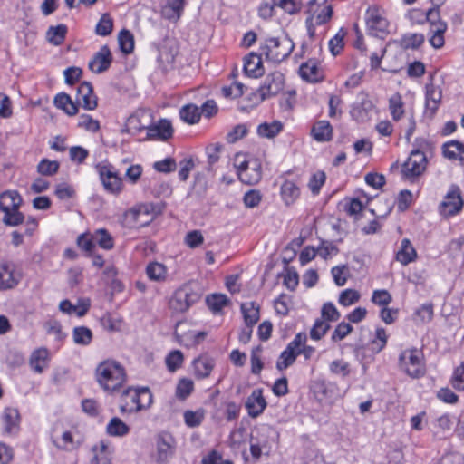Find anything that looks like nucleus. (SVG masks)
Masks as SVG:
<instances>
[{"instance_id": "49", "label": "nucleus", "mask_w": 464, "mask_h": 464, "mask_svg": "<svg viewBox=\"0 0 464 464\" xmlns=\"http://www.w3.org/2000/svg\"><path fill=\"white\" fill-rule=\"evenodd\" d=\"M194 383L190 379H180L176 387V397L180 400H186L193 392Z\"/></svg>"}, {"instance_id": "21", "label": "nucleus", "mask_w": 464, "mask_h": 464, "mask_svg": "<svg viewBox=\"0 0 464 464\" xmlns=\"http://www.w3.org/2000/svg\"><path fill=\"white\" fill-rule=\"evenodd\" d=\"M442 155L449 160L464 164V144L459 140H450L442 145Z\"/></svg>"}, {"instance_id": "42", "label": "nucleus", "mask_w": 464, "mask_h": 464, "mask_svg": "<svg viewBox=\"0 0 464 464\" xmlns=\"http://www.w3.org/2000/svg\"><path fill=\"white\" fill-rule=\"evenodd\" d=\"M282 128L283 124L278 121L270 123L264 122L258 126L257 132L262 137L274 138L281 131Z\"/></svg>"}, {"instance_id": "23", "label": "nucleus", "mask_w": 464, "mask_h": 464, "mask_svg": "<svg viewBox=\"0 0 464 464\" xmlns=\"http://www.w3.org/2000/svg\"><path fill=\"white\" fill-rule=\"evenodd\" d=\"M244 70L247 75L257 78L264 73L261 55L251 53L245 59Z\"/></svg>"}, {"instance_id": "50", "label": "nucleus", "mask_w": 464, "mask_h": 464, "mask_svg": "<svg viewBox=\"0 0 464 464\" xmlns=\"http://www.w3.org/2000/svg\"><path fill=\"white\" fill-rule=\"evenodd\" d=\"M113 21L109 14H103L96 24L95 33L98 35L106 36L112 32Z\"/></svg>"}, {"instance_id": "48", "label": "nucleus", "mask_w": 464, "mask_h": 464, "mask_svg": "<svg viewBox=\"0 0 464 464\" xmlns=\"http://www.w3.org/2000/svg\"><path fill=\"white\" fill-rule=\"evenodd\" d=\"M60 310L69 314H76L79 317L83 316L87 313V304L81 303L73 305L70 301L64 300L60 304Z\"/></svg>"}, {"instance_id": "19", "label": "nucleus", "mask_w": 464, "mask_h": 464, "mask_svg": "<svg viewBox=\"0 0 464 464\" xmlns=\"http://www.w3.org/2000/svg\"><path fill=\"white\" fill-rule=\"evenodd\" d=\"M173 134V127L169 120L161 119L147 128V135L150 139L166 140Z\"/></svg>"}, {"instance_id": "37", "label": "nucleus", "mask_w": 464, "mask_h": 464, "mask_svg": "<svg viewBox=\"0 0 464 464\" xmlns=\"http://www.w3.org/2000/svg\"><path fill=\"white\" fill-rule=\"evenodd\" d=\"M106 431L111 436L122 437L129 433L130 428L120 418L113 417L107 424Z\"/></svg>"}, {"instance_id": "62", "label": "nucleus", "mask_w": 464, "mask_h": 464, "mask_svg": "<svg viewBox=\"0 0 464 464\" xmlns=\"http://www.w3.org/2000/svg\"><path fill=\"white\" fill-rule=\"evenodd\" d=\"M276 6H277L276 0H262L258 8L259 15L264 19L270 18L274 14Z\"/></svg>"}, {"instance_id": "58", "label": "nucleus", "mask_w": 464, "mask_h": 464, "mask_svg": "<svg viewBox=\"0 0 464 464\" xmlns=\"http://www.w3.org/2000/svg\"><path fill=\"white\" fill-rule=\"evenodd\" d=\"M138 391H139L140 404H138V406H136L135 408L140 409V411L143 409L149 408L152 403V394H151L150 389L148 387H144V386H142V387L138 386Z\"/></svg>"}, {"instance_id": "39", "label": "nucleus", "mask_w": 464, "mask_h": 464, "mask_svg": "<svg viewBox=\"0 0 464 464\" xmlns=\"http://www.w3.org/2000/svg\"><path fill=\"white\" fill-rule=\"evenodd\" d=\"M54 104L57 108L64 111L69 115H75L78 111L77 106L66 93L56 95Z\"/></svg>"}, {"instance_id": "15", "label": "nucleus", "mask_w": 464, "mask_h": 464, "mask_svg": "<svg viewBox=\"0 0 464 464\" xmlns=\"http://www.w3.org/2000/svg\"><path fill=\"white\" fill-rule=\"evenodd\" d=\"M21 274L14 265L0 264V290H8L15 287L21 280Z\"/></svg>"}, {"instance_id": "60", "label": "nucleus", "mask_w": 464, "mask_h": 464, "mask_svg": "<svg viewBox=\"0 0 464 464\" xmlns=\"http://www.w3.org/2000/svg\"><path fill=\"white\" fill-rule=\"evenodd\" d=\"M262 194L257 189H250L244 196V203L247 208H255L259 205Z\"/></svg>"}, {"instance_id": "44", "label": "nucleus", "mask_w": 464, "mask_h": 464, "mask_svg": "<svg viewBox=\"0 0 464 464\" xmlns=\"http://www.w3.org/2000/svg\"><path fill=\"white\" fill-rule=\"evenodd\" d=\"M118 43L122 53L128 54L134 49V38L128 30H121L118 35Z\"/></svg>"}, {"instance_id": "46", "label": "nucleus", "mask_w": 464, "mask_h": 464, "mask_svg": "<svg viewBox=\"0 0 464 464\" xmlns=\"http://www.w3.org/2000/svg\"><path fill=\"white\" fill-rule=\"evenodd\" d=\"M446 29V24H437L433 30H430V33L431 34L430 43L434 48H440L444 45V33Z\"/></svg>"}, {"instance_id": "52", "label": "nucleus", "mask_w": 464, "mask_h": 464, "mask_svg": "<svg viewBox=\"0 0 464 464\" xmlns=\"http://www.w3.org/2000/svg\"><path fill=\"white\" fill-rule=\"evenodd\" d=\"M59 166V162L56 160L44 159L38 164L37 170L42 175L53 176L58 171Z\"/></svg>"}, {"instance_id": "10", "label": "nucleus", "mask_w": 464, "mask_h": 464, "mask_svg": "<svg viewBox=\"0 0 464 464\" xmlns=\"http://www.w3.org/2000/svg\"><path fill=\"white\" fill-rule=\"evenodd\" d=\"M96 169L104 188L112 194H119L123 188L122 179L113 170L111 165H97Z\"/></svg>"}, {"instance_id": "53", "label": "nucleus", "mask_w": 464, "mask_h": 464, "mask_svg": "<svg viewBox=\"0 0 464 464\" xmlns=\"http://www.w3.org/2000/svg\"><path fill=\"white\" fill-rule=\"evenodd\" d=\"M330 329V324L328 322L323 319H317L310 331V337L313 340L318 341L320 340Z\"/></svg>"}, {"instance_id": "27", "label": "nucleus", "mask_w": 464, "mask_h": 464, "mask_svg": "<svg viewBox=\"0 0 464 464\" xmlns=\"http://www.w3.org/2000/svg\"><path fill=\"white\" fill-rule=\"evenodd\" d=\"M441 100V91L439 87L434 86L433 83L427 84L426 86V110L433 115L438 109Z\"/></svg>"}, {"instance_id": "5", "label": "nucleus", "mask_w": 464, "mask_h": 464, "mask_svg": "<svg viewBox=\"0 0 464 464\" xmlns=\"http://www.w3.org/2000/svg\"><path fill=\"white\" fill-rule=\"evenodd\" d=\"M401 371L410 377H420L426 373L423 354L418 349H406L399 357Z\"/></svg>"}, {"instance_id": "34", "label": "nucleus", "mask_w": 464, "mask_h": 464, "mask_svg": "<svg viewBox=\"0 0 464 464\" xmlns=\"http://www.w3.org/2000/svg\"><path fill=\"white\" fill-rule=\"evenodd\" d=\"M389 110L393 121H398L403 117L404 102L400 93L396 92L389 99Z\"/></svg>"}, {"instance_id": "40", "label": "nucleus", "mask_w": 464, "mask_h": 464, "mask_svg": "<svg viewBox=\"0 0 464 464\" xmlns=\"http://www.w3.org/2000/svg\"><path fill=\"white\" fill-rule=\"evenodd\" d=\"M241 310L244 314L245 322L247 325H254L259 320V307L253 302L243 304L241 305Z\"/></svg>"}, {"instance_id": "47", "label": "nucleus", "mask_w": 464, "mask_h": 464, "mask_svg": "<svg viewBox=\"0 0 464 464\" xmlns=\"http://www.w3.org/2000/svg\"><path fill=\"white\" fill-rule=\"evenodd\" d=\"M146 273L150 279L160 281L166 277L167 270L164 265L153 262L148 265Z\"/></svg>"}, {"instance_id": "61", "label": "nucleus", "mask_w": 464, "mask_h": 464, "mask_svg": "<svg viewBox=\"0 0 464 464\" xmlns=\"http://www.w3.org/2000/svg\"><path fill=\"white\" fill-rule=\"evenodd\" d=\"M349 271L347 266H335L332 269V275L335 284L339 286L344 285L347 281Z\"/></svg>"}, {"instance_id": "30", "label": "nucleus", "mask_w": 464, "mask_h": 464, "mask_svg": "<svg viewBox=\"0 0 464 464\" xmlns=\"http://www.w3.org/2000/svg\"><path fill=\"white\" fill-rule=\"evenodd\" d=\"M193 367L198 377H208L214 368V361L206 355H202L194 360Z\"/></svg>"}, {"instance_id": "11", "label": "nucleus", "mask_w": 464, "mask_h": 464, "mask_svg": "<svg viewBox=\"0 0 464 464\" xmlns=\"http://www.w3.org/2000/svg\"><path fill=\"white\" fill-rule=\"evenodd\" d=\"M463 204L459 188L451 186L440 205V213L446 218L454 216L462 209Z\"/></svg>"}, {"instance_id": "36", "label": "nucleus", "mask_w": 464, "mask_h": 464, "mask_svg": "<svg viewBox=\"0 0 464 464\" xmlns=\"http://www.w3.org/2000/svg\"><path fill=\"white\" fill-rule=\"evenodd\" d=\"M179 116L186 123L195 124L200 120L201 112L195 104H187L179 110Z\"/></svg>"}, {"instance_id": "12", "label": "nucleus", "mask_w": 464, "mask_h": 464, "mask_svg": "<svg viewBox=\"0 0 464 464\" xmlns=\"http://www.w3.org/2000/svg\"><path fill=\"white\" fill-rule=\"evenodd\" d=\"M284 86V74L276 71L267 74L257 92L262 100H265L280 93L283 91Z\"/></svg>"}, {"instance_id": "4", "label": "nucleus", "mask_w": 464, "mask_h": 464, "mask_svg": "<svg viewBox=\"0 0 464 464\" xmlns=\"http://www.w3.org/2000/svg\"><path fill=\"white\" fill-rule=\"evenodd\" d=\"M159 212L152 203L139 204L124 213L123 220L130 227H141L152 222Z\"/></svg>"}, {"instance_id": "17", "label": "nucleus", "mask_w": 464, "mask_h": 464, "mask_svg": "<svg viewBox=\"0 0 464 464\" xmlns=\"http://www.w3.org/2000/svg\"><path fill=\"white\" fill-rule=\"evenodd\" d=\"M112 62L111 53L107 45L102 46L89 63V69L95 73H101L109 69Z\"/></svg>"}, {"instance_id": "7", "label": "nucleus", "mask_w": 464, "mask_h": 464, "mask_svg": "<svg viewBox=\"0 0 464 464\" xmlns=\"http://www.w3.org/2000/svg\"><path fill=\"white\" fill-rule=\"evenodd\" d=\"M368 33L379 38H384L389 34V22L384 12L376 5L370 6L365 17Z\"/></svg>"}, {"instance_id": "63", "label": "nucleus", "mask_w": 464, "mask_h": 464, "mask_svg": "<svg viewBox=\"0 0 464 464\" xmlns=\"http://www.w3.org/2000/svg\"><path fill=\"white\" fill-rule=\"evenodd\" d=\"M204 242V237L199 230L188 232L185 237V243L191 248L199 246Z\"/></svg>"}, {"instance_id": "43", "label": "nucleus", "mask_w": 464, "mask_h": 464, "mask_svg": "<svg viewBox=\"0 0 464 464\" xmlns=\"http://www.w3.org/2000/svg\"><path fill=\"white\" fill-rule=\"evenodd\" d=\"M184 422L189 428L198 427L205 418V411L203 409L197 411H186L183 414Z\"/></svg>"}, {"instance_id": "29", "label": "nucleus", "mask_w": 464, "mask_h": 464, "mask_svg": "<svg viewBox=\"0 0 464 464\" xmlns=\"http://www.w3.org/2000/svg\"><path fill=\"white\" fill-rule=\"evenodd\" d=\"M417 257L415 248L411 244V241L404 238L401 241V249L397 252L396 259L403 266L414 261Z\"/></svg>"}, {"instance_id": "3", "label": "nucleus", "mask_w": 464, "mask_h": 464, "mask_svg": "<svg viewBox=\"0 0 464 464\" xmlns=\"http://www.w3.org/2000/svg\"><path fill=\"white\" fill-rule=\"evenodd\" d=\"M293 41L286 35L271 37L266 40L262 46V53L274 62L280 63L292 53L294 49Z\"/></svg>"}, {"instance_id": "59", "label": "nucleus", "mask_w": 464, "mask_h": 464, "mask_svg": "<svg viewBox=\"0 0 464 464\" xmlns=\"http://www.w3.org/2000/svg\"><path fill=\"white\" fill-rule=\"evenodd\" d=\"M183 362V354L180 351L171 352L166 358V364L169 371L174 372L181 366Z\"/></svg>"}, {"instance_id": "9", "label": "nucleus", "mask_w": 464, "mask_h": 464, "mask_svg": "<svg viewBox=\"0 0 464 464\" xmlns=\"http://www.w3.org/2000/svg\"><path fill=\"white\" fill-rule=\"evenodd\" d=\"M427 158L420 150H412L401 168L404 178L412 179L420 176L426 169Z\"/></svg>"}, {"instance_id": "22", "label": "nucleus", "mask_w": 464, "mask_h": 464, "mask_svg": "<svg viewBox=\"0 0 464 464\" xmlns=\"http://www.w3.org/2000/svg\"><path fill=\"white\" fill-rule=\"evenodd\" d=\"M122 397L125 401L122 405H121V412L131 413L140 411V409L135 408L138 406V404H140L138 387H129L123 392Z\"/></svg>"}, {"instance_id": "13", "label": "nucleus", "mask_w": 464, "mask_h": 464, "mask_svg": "<svg viewBox=\"0 0 464 464\" xmlns=\"http://www.w3.org/2000/svg\"><path fill=\"white\" fill-rule=\"evenodd\" d=\"M312 390L319 401L332 402L341 396V392L331 382L318 379L312 384Z\"/></svg>"}, {"instance_id": "33", "label": "nucleus", "mask_w": 464, "mask_h": 464, "mask_svg": "<svg viewBox=\"0 0 464 464\" xmlns=\"http://www.w3.org/2000/svg\"><path fill=\"white\" fill-rule=\"evenodd\" d=\"M373 110V103L369 99L362 100L352 109V116L358 121H365L369 119L370 112Z\"/></svg>"}, {"instance_id": "20", "label": "nucleus", "mask_w": 464, "mask_h": 464, "mask_svg": "<svg viewBox=\"0 0 464 464\" xmlns=\"http://www.w3.org/2000/svg\"><path fill=\"white\" fill-rule=\"evenodd\" d=\"M99 377H126L124 366L115 360H106L96 369Z\"/></svg>"}, {"instance_id": "41", "label": "nucleus", "mask_w": 464, "mask_h": 464, "mask_svg": "<svg viewBox=\"0 0 464 464\" xmlns=\"http://www.w3.org/2000/svg\"><path fill=\"white\" fill-rule=\"evenodd\" d=\"M206 303L212 312L218 313L228 304L229 300L223 294H213L207 296Z\"/></svg>"}, {"instance_id": "38", "label": "nucleus", "mask_w": 464, "mask_h": 464, "mask_svg": "<svg viewBox=\"0 0 464 464\" xmlns=\"http://www.w3.org/2000/svg\"><path fill=\"white\" fill-rule=\"evenodd\" d=\"M67 33V27L64 24L51 26L46 33L47 41L53 45H61Z\"/></svg>"}, {"instance_id": "16", "label": "nucleus", "mask_w": 464, "mask_h": 464, "mask_svg": "<svg viewBox=\"0 0 464 464\" xmlns=\"http://www.w3.org/2000/svg\"><path fill=\"white\" fill-rule=\"evenodd\" d=\"M266 406L267 403L261 389L254 390L245 403L247 413L251 418H256L261 415Z\"/></svg>"}, {"instance_id": "2", "label": "nucleus", "mask_w": 464, "mask_h": 464, "mask_svg": "<svg viewBox=\"0 0 464 464\" xmlns=\"http://www.w3.org/2000/svg\"><path fill=\"white\" fill-rule=\"evenodd\" d=\"M306 26L309 36L315 34V26L327 23L333 15V8L327 4V0H308Z\"/></svg>"}, {"instance_id": "55", "label": "nucleus", "mask_w": 464, "mask_h": 464, "mask_svg": "<svg viewBox=\"0 0 464 464\" xmlns=\"http://www.w3.org/2000/svg\"><path fill=\"white\" fill-rule=\"evenodd\" d=\"M360 294L354 289H346L339 296V303L343 306H349L355 304L360 299Z\"/></svg>"}, {"instance_id": "8", "label": "nucleus", "mask_w": 464, "mask_h": 464, "mask_svg": "<svg viewBox=\"0 0 464 464\" xmlns=\"http://www.w3.org/2000/svg\"><path fill=\"white\" fill-rule=\"evenodd\" d=\"M176 448L175 439L170 433L162 432L156 438L155 461L158 464H167L173 457Z\"/></svg>"}, {"instance_id": "28", "label": "nucleus", "mask_w": 464, "mask_h": 464, "mask_svg": "<svg viewBox=\"0 0 464 464\" xmlns=\"http://www.w3.org/2000/svg\"><path fill=\"white\" fill-rule=\"evenodd\" d=\"M283 201L286 206L293 205L300 196V189L292 180H285L280 189Z\"/></svg>"}, {"instance_id": "54", "label": "nucleus", "mask_w": 464, "mask_h": 464, "mask_svg": "<svg viewBox=\"0 0 464 464\" xmlns=\"http://www.w3.org/2000/svg\"><path fill=\"white\" fill-rule=\"evenodd\" d=\"M424 40L425 38L423 34H411L405 35L401 40V44L404 48L416 49L424 43Z\"/></svg>"}, {"instance_id": "6", "label": "nucleus", "mask_w": 464, "mask_h": 464, "mask_svg": "<svg viewBox=\"0 0 464 464\" xmlns=\"http://www.w3.org/2000/svg\"><path fill=\"white\" fill-rule=\"evenodd\" d=\"M200 299V294L189 285H184L175 291L171 296L169 306L177 314L184 313Z\"/></svg>"}, {"instance_id": "26", "label": "nucleus", "mask_w": 464, "mask_h": 464, "mask_svg": "<svg viewBox=\"0 0 464 464\" xmlns=\"http://www.w3.org/2000/svg\"><path fill=\"white\" fill-rule=\"evenodd\" d=\"M239 179L248 185L256 184L262 178L261 165L257 160L251 162V165L241 173H238Z\"/></svg>"}, {"instance_id": "57", "label": "nucleus", "mask_w": 464, "mask_h": 464, "mask_svg": "<svg viewBox=\"0 0 464 464\" xmlns=\"http://www.w3.org/2000/svg\"><path fill=\"white\" fill-rule=\"evenodd\" d=\"M340 318V313L332 303H326L321 309V319L328 321H337Z\"/></svg>"}, {"instance_id": "35", "label": "nucleus", "mask_w": 464, "mask_h": 464, "mask_svg": "<svg viewBox=\"0 0 464 464\" xmlns=\"http://www.w3.org/2000/svg\"><path fill=\"white\" fill-rule=\"evenodd\" d=\"M185 0H168L162 9L163 15L169 20H178L184 7Z\"/></svg>"}, {"instance_id": "56", "label": "nucleus", "mask_w": 464, "mask_h": 464, "mask_svg": "<svg viewBox=\"0 0 464 464\" xmlns=\"http://www.w3.org/2000/svg\"><path fill=\"white\" fill-rule=\"evenodd\" d=\"M325 173L324 171H317L311 177L308 187L313 194H318L321 187L325 182Z\"/></svg>"}, {"instance_id": "1", "label": "nucleus", "mask_w": 464, "mask_h": 464, "mask_svg": "<svg viewBox=\"0 0 464 464\" xmlns=\"http://www.w3.org/2000/svg\"><path fill=\"white\" fill-rule=\"evenodd\" d=\"M23 199L14 190H7L0 194V211L4 213L3 223L15 227L24 222V216L19 211Z\"/></svg>"}, {"instance_id": "14", "label": "nucleus", "mask_w": 464, "mask_h": 464, "mask_svg": "<svg viewBox=\"0 0 464 464\" xmlns=\"http://www.w3.org/2000/svg\"><path fill=\"white\" fill-rule=\"evenodd\" d=\"M3 435L15 436L20 430L21 416L16 408L6 407L1 414Z\"/></svg>"}, {"instance_id": "31", "label": "nucleus", "mask_w": 464, "mask_h": 464, "mask_svg": "<svg viewBox=\"0 0 464 464\" xmlns=\"http://www.w3.org/2000/svg\"><path fill=\"white\" fill-rule=\"evenodd\" d=\"M300 75L303 79L316 82L322 79V73L315 62L309 61L301 65L299 69Z\"/></svg>"}, {"instance_id": "24", "label": "nucleus", "mask_w": 464, "mask_h": 464, "mask_svg": "<svg viewBox=\"0 0 464 464\" xmlns=\"http://www.w3.org/2000/svg\"><path fill=\"white\" fill-rule=\"evenodd\" d=\"M49 353L44 348H40L33 352L30 357V366L37 374H41L44 368L48 366Z\"/></svg>"}, {"instance_id": "51", "label": "nucleus", "mask_w": 464, "mask_h": 464, "mask_svg": "<svg viewBox=\"0 0 464 464\" xmlns=\"http://www.w3.org/2000/svg\"><path fill=\"white\" fill-rule=\"evenodd\" d=\"M297 354H299V353L287 346L286 349L281 353L277 361V368L279 370L287 368L295 361Z\"/></svg>"}, {"instance_id": "18", "label": "nucleus", "mask_w": 464, "mask_h": 464, "mask_svg": "<svg viewBox=\"0 0 464 464\" xmlns=\"http://www.w3.org/2000/svg\"><path fill=\"white\" fill-rule=\"evenodd\" d=\"M100 246L105 250H111L114 246V239L105 228H99L89 237V256L92 255L94 246Z\"/></svg>"}, {"instance_id": "32", "label": "nucleus", "mask_w": 464, "mask_h": 464, "mask_svg": "<svg viewBox=\"0 0 464 464\" xmlns=\"http://www.w3.org/2000/svg\"><path fill=\"white\" fill-rule=\"evenodd\" d=\"M93 457L91 464H111V452L106 442L101 441L99 445L92 447Z\"/></svg>"}, {"instance_id": "64", "label": "nucleus", "mask_w": 464, "mask_h": 464, "mask_svg": "<svg viewBox=\"0 0 464 464\" xmlns=\"http://www.w3.org/2000/svg\"><path fill=\"white\" fill-rule=\"evenodd\" d=\"M353 327L350 324L342 322L340 323L332 334L333 341H340L345 338L351 332Z\"/></svg>"}, {"instance_id": "25", "label": "nucleus", "mask_w": 464, "mask_h": 464, "mask_svg": "<svg viewBox=\"0 0 464 464\" xmlns=\"http://www.w3.org/2000/svg\"><path fill=\"white\" fill-rule=\"evenodd\" d=\"M311 134L319 142L329 141L333 138V127L327 121H319L313 126Z\"/></svg>"}, {"instance_id": "45", "label": "nucleus", "mask_w": 464, "mask_h": 464, "mask_svg": "<svg viewBox=\"0 0 464 464\" xmlns=\"http://www.w3.org/2000/svg\"><path fill=\"white\" fill-rule=\"evenodd\" d=\"M53 442L58 449L64 450H72L75 448L71 431H64L61 436H53Z\"/></svg>"}]
</instances>
